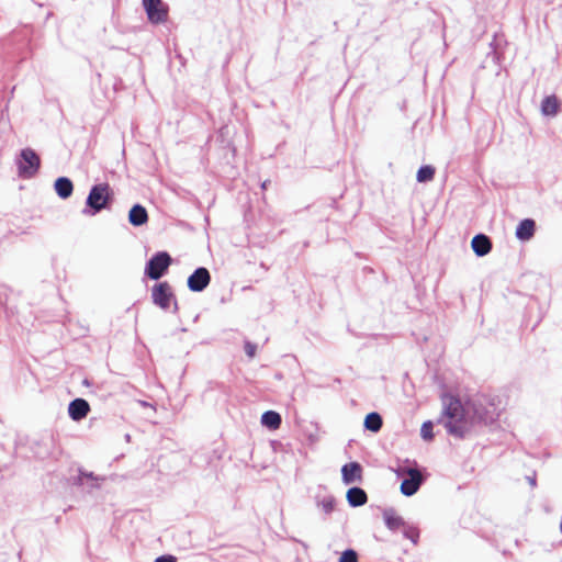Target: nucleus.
<instances>
[{"label":"nucleus","instance_id":"nucleus-26","mask_svg":"<svg viewBox=\"0 0 562 562\" xmlns=\"http://www.w3.org/2000/svg\"><path fill=\"white\" fill-rule=\"evenodd\" d=\"M245 352L249 358H254L257 351V346L250 341H246L244 346Z\"/></svg>","mask_w":562,"mask_h":562},{"label":"nucleus","instance_id":"nucleus-12","mask_svg":"<svg viewBox=\"0 0 562 562\" xmlns=\"http://www.w3.org/2000/svg\"><path fill=\"white\" fill-rule=\"evenodd\" d=\"M383 518H384V522H385V526L387 527V529H390L393 532L398 531L400 529H403L406 525L403 517L398 516L394 508L384 509Z\"/></svg>","mask_w":562,"mask_h":562},{"label":"nucleus","instance_id":"nucleus-21","mask_svg":"<svg viewBox=\"0 0 562 562\" xmlns=\"http://www.w3.org/2000/svg\"><path fill=\"white\" fill-rule=\"evenodd\" d=\"M435 176V168L430 165L422 166L417 171V181L418 182H427L432 180Z\"/></svg>","mask_w":562,"mask_h":562},{"label":"nucleus","instance_id":"nucleus-19","mask_svg":"<svg viewBox=\"0 0 562 562\" xmlns=\"http://www.w3.org/2000/svg\"><path fill=\"white\" fill-rule=\"evenodd\" d=\"M316 506L325 514L330 515L336 507V498L333 495H325L315 497Z\"/></svg>","mask_w":562,"mask_h":562},{"label":"nucleus","instance_id":"nucleus-11","mask_svg":"<svg viewBox=\"0 0 562 562\" xmlns=\"http://www.w3.org/2000/svg\"><path fill=\"white\" fill-rule=\"evenodd\" d=\"M471 247L477 257H483L492 250V241L486 235L477 234L472 238Z\"/></svg>","mask_w":562,"mask_h":562},{"label":"nucleus","instance_id":"nucleus-17","mask_svg":"<svg viewBox=\"0 0 562 562\" xmlns=\"http://www.w3.org/2000/svg\"><path fill=\"white\" fill-rule=\"evenodd\" d=\"M281 423L282 418L278 412L267 411L261 416V424L271 430L278 429L281 426Z\"/></svg>","mask_w":562,"mask_h":562},{"label":"nucleus","instance_id":"nucleus-2","mask_svg":"<svg viewBox=\"0 0 562 562\" xmlns=\"http://www.w3.org/2000/svg\"><path fill=\"white\" fill-rule=\"evenodd\" d=\"M111 201L112 193L109 183L94 184L89 191L82 214L94 216L102 210L109 209Z\"/></svg>","mask_w":562,"mask_h":562},{"label":"nucleus","instance_id":"nucleus-28","mask_svg":"<svg viewBox=\"0 0 562 562\" xmlns=\"http://www.w3.org/2000/svg\"><path fill=\"white\" fill-rule=\"evenodd\" d=\"M527 481L530 484L531 487H535L537 485L536 483V476H527Z\"/></svg>","mask_w":562,"mask_h":562},{"label":"nucleus","instance_id":"nucleus-20","mask_svg":"<svg viewBox=\"0 0 562 562\" xmlns=\"http://www.w3.org/2000/svg\"><path fill=\"white\" fill-rule=\"evenodd\" d=\"M541 112L547 116H554L559 112V101L555 95H548L542 100Z\"/></svg>","mask_w":562,"mask_h":562},{"label":"nucleus","instance_id":"nucleus-25","mask_svg":"<svg viewBox=\"0 0 562 562\" xmlns=\"http://www.w3.org/2000/svg\"><path fill=\"white\" fill-rule=\"evenodd\" d=\"M358 554L353 549H347L341 553L339 562H357Z\"/></svg>","mask_w":562,"mask_h":562},{"label":"nucleus","instance_id":"nucleus-22","mask_svg":"<svg viewBox=\"0 0 562 562\" xmlns=\"http://www.w3.org/2000/svg\"><path fill=\"white\" fill-rule=\"evenodd\" d=\"M403 535L405 538L409 539L413 543H417L419 538V530L415 526L405 525L403 528Z\"/></svg>","mask_w":562,"mask_h":562},{"label":"nucleus","instance_id":"nucleus-5","mask_svg":"<svg viewBox=\"0 0 562 562\" xmlns=\"http://www.w3.org/2000/svg\"><path fill=\"white\" fill-rule=\"evenodd\" d=\"M171 262L172 258L167 251H158L147 261L145 274L151 280H159L165 276Z\"/></svg>","mask_w":562,"mask_h":562},{"label":"nucleus","instance_id":"nucleus-24","mask_svg":"<svg viewBox=\"0 0 562 562\" xmlns=\"http://www.w3.org/2000/svg\"><path fill=\"white\" fill-rule=\"evenodd\" d=\"M86 479L91 480V481L98 480V477L93 474V472H86L83 470H79V473H78V476H77L75 483L78 485H83Z\"/></svg>","mask_w":562,"mask_h":562},{"label":"nucleus","instance_id":"nucleus-7","mask_svg":"<svg viewBox=\"0 0 562 562\" xmlns=\"http://www.w3.org/2000/svg\"><path fill=\"white\" fill-rule=\"evenodd\" d=\"M142 5L151 24H162L167 22L169 7L162 0H142Z\"/></svg>","mask_w":562,"mask_h":562},{"label":"nucleus","instance_id":"nucleus-13","mask_svg":"<svg viewBox=\"0 0 562 562\" xmlns=\"http://www.w3.org/2000/svg\"><path fill=\"white\" fill-rule=\"evenodd\" d=\"M536 222L531 218H525L519 222L516 228V237L521 241L531 239L535 235Z\"/></svg>","mask_w":562,"mask_h":562},{"label":"nucleus","instance_id":"nucleus-6","mask_svg":"<svg viewBox=\"0 0 562 562\" xmlns=\"http://www.w3.org/2000/svg\"><path fill=\"white\" fill-rule=\"evenodd\" d=\"M41 165L38 155L32 148H24L20 153L18 160L19 175L23 178L33 177Z\"/></svg>","mask_w":562,"mask_h":562},{"label":"nucleus","instance_id":"nucleus-4","mask_svg":"<svg viewBox=\"0 0 562 562\" xmlns=\"http://www.w3.org/2000/svg\"><path fill=\"white\" fill-rule=\"evenodd\" d=\"M396 474L397 476H404L401 483V493L405 496H413L416 494L425 481V477L418 469L407 465L400 467L396 470Z\"/></svg>","mask_w":562,"mask_h":562},{"label":"nucleus","instance_id":"nucleus-3","mask_svg":"<svg viewBox=\"0 0 562 562\" xmlns=\"http://www.w3.org/2000/svg\"><path fill=\"white\" fill-rule=\"evenodd\" d=\"M153 303L164 311H168L172 305V313L177 314L179 305L176 295L167 281L156 283L151 288Z\"/></svg>","mask_w":562,"mask_h":562},{"label":"nucleus","instance_id":"nucleus-27","mask_svg":"<svg viewBox=\"0 0 562 562\" xmlns=\"http://www.w3.org/2000/svg\"><path fill=\"white\" fill-rule=\"evenodd\" d=\"M155 562H177V558L171 554H164L158 557Z\"/></svg>","mask_w":562,"mask_h":562},{"label":"nucleus","instance_id":"nucleus-30","mask_svg":"<svg viewBox=\"0 0 562 562\" xmlns=\"http://www.w3.org/2000/svg\"><path fill=\"white\" fill-rule=\"evenodd\" d=\"M261 187H262V189H266L267 188V181H265Z\"/></svg>","mask_w":562,"mask_h":562},{"label":"nucleus","instance_id":"nucleus-14","mask_svg":"<svg viewBox=\"0 0 562 562\" xmlns=\"http://www.w3.org/2000/svg\"><path fill=\"white\" fill-rule=\"evenodd\" d=\"M346 498L351 507L363 506L368 502L366 491L358 486H352L347 491Z\"/></svg>","mask_w":562,"mask_h":562},{"label":"nucleus","instance_id":"nucleus-1","mask_svg":"<svg viewBox=\"0 0 562 562\" xmlns=\"http://www.w3.org/2000/svg\"><path fill=\"white\" fill-rule=\"evenodd\" d=\"M442 405L439 422L443 424L448 434L456 438H464L476 425H488L494 422V412L481 402L470 401L463 405L458 397L445 395Z\"/></svg>","mask_w":562,"mask_h":562},{"label":"nucleus","instance_id":"nucleus-9","mask_svg":"<svg viewBox=\"0 0 562 562\" xmlns=\"http://www.w3.org/2000/svg\"><path fill=\"white\" fill-rule=\"evenodd\" d=\"M362 472L363 468L357 461L344 464L341 468V479L344 484L349 485L355 482L360 483L362 481Z\"/></svg>","mask_w":562,"mask_h":562},{"label":"nucleus","instance_id":"nucleus-29","mask_svg":"<svg viewBox=\"0 0 562 562\" xmlns=\"http://www.w3.org/2000/svg\"><path fill=\"white\" fill-rule=\"evenodd\" d=\"M82 383L87 386L90 385V381L88 379H85Z\"/></svg>","mask_w":562,"mask_h":562},{"label":"nucleus","instance_id":"nucleus-23","mask_svg":"<svg viewBox=\"0 0 562 562\" xmlns=\"http://www.w3.org/2000/svg\"><path fill=\"white\" fill-rule=\"evenodd\" d=\"M432 428L434 425L430 420H427L422 425L420 436L424 440L429 441L434 439Z\"/></svg>","mask_w":562,"mask_h":562},{"label":"nucleus","instance_id":"nucleus-15","mask_svg":"<svg viewBox=\"0 0 562 562\" xmlns=\"http://www.w3.org/2000/svg\"><path fill=\"white\" fill-rule=\"evenodd\" d=\"M148 221L147 210L140 204H134L128 212V222L133 226H142Z\"/></svg>","mask_w":562,"mask_h":562},{"label":"nucleus","instance_id":"nucleus-8","mask_svg":"<svg viewBox=\"0 0 562 562\" xmlns=\"http://www.w3.org/2000/svg\"><path fill=\"white\" fill-rule=\"evenodd\" d=\"M210 282V271L204 267H199L189 276L187 284L190 291L202 292Z\"/></svg>","mask_w":562,"mask_h":562},{"label":"nucleus","instance_id":"nucleus-16","mask_svg":"<svg viewBox=\"0 0 562 562\" xmlns=\"http://www.w3.org/2000/svg\"><path fill=\"white\" fill-rule=\"evenodd\" d=\"M54 189L60 199H68L74 191L72 181L67 177H59L55 180Z\"/></svg>","mask_w":562,"mask_h":562},{"label":"nucleus","instance_id":"nucleus-18","mask_svg":"<svg viewBox=\"0 0 562 562\" xmlns=\"http://www.w3.org/2000/svg\"><path fill=\"white\" fill-rule=\"evenodd\" d=\"M363 426L367 430L378 432L383 426V419L379 413L371 412L366 416Z\"/></svg>","mask_w":562,"mask_h":562},{"label":"nucleus","instance_id":"nucleus-10","mask_svg":"<svg viewBox=\"0 0 562 562\" xmlns=\"http://www.w3.org/2000/svg\"><path fill=\"white\" fill-rule=\"evenodd\" d=\"M89 412L90 405L83 398H75L68 405L69 417L75 422L86 418Z\"/></svg>","mask_w":562,"mask_h":562}]
</instances>
